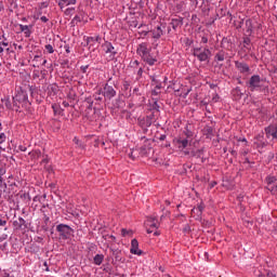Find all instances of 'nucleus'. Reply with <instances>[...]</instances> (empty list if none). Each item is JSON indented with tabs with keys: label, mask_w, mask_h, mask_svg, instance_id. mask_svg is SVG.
Masks as SVG:
<instances>
[{
	"label": "nucleus",
	"mask_w": 277,
	"mask_h": 277,
	"mask_svg": "<svg viewBox=\"0 0 277 277\" xmlns=\"http://www.w3.org/2000/svg\"><path fill=\"white\" fill-rule=\"evenodd\" d=\"M263 80L261 79V76L259 75H253L251 76V79H249L246 82V85L248 88V90H250V92H261L262 88H263Z\"/></svg>",
	"instance_id": "1"
},
{
	"label": "nucleus",
	"mask_w": 277,
	"mask_h": 277,
	"mask_svg": "<svg viewBox=\"0 0 277 277\" xmlns=\"http://www.w3.org/2000/svg\"><path fill=\"white\" fill-rule=\"evenodd\" d=\"M192 53L194 57H197L200 62H209L211 57V50L209 48H198L195 47L192 49Z\"/></svg>",
	"instance_id": "2"
},
{
	"label": "nucleus",
	"mask_w": 277,
	"mask_h": 277,
	"mask_svg": "<svg viewBox=\"0 0 277 277\" xmlns=\"http://www.w3.org/2000/svg\"><path fill=\"white\" fill-rule=\"evenodd\" d=\"M102 49L104 53L108 55L107 56L108 62H114V60H116V55H118V50L114 47V44H111V42L106 41L105 43L102 44Z\"/></svg>",
	"instance_id": "3"
},
{
	"label": "nucleus",
	"mask_w": 277,
	"mask_h": 277,
	"mask_svg": "<svg viewBox=\"0 0 277 277\" xmlns=\"http://www.w3.org/2000/svg\"><path fill=\"white\" fill-rule=\"evenodd\" d=\"M113 85H116V80H114V78L110 77L108 78L107 83L104 87V96L109 101H111V98L116 96V90Z\"/></svg>",
	"instance_id": "4"
},
{
	"label": "nucleus",
	"mask_w": 277,
	"mask_h": 277,
	"mask_svg": "<svg viewBox=\"0 0 277 277\" xmlns=\"http://www.w3.org/2000/svg\"><path fill=\"white\" fill-rule=\"evenodd\" d=\"M56 232L58 233L61 239H70V235L75 233V230L66 224H58L56 226Z\"/></svg>",
	"instance_id": "5"
},
{
	"label": "nucleus",
	"mask_w": 277,
	"mask_h": 277,
	"mask_svg": "<svg viewBox=\"0 0 277 277\" xmlns=\"http://www.w3.org/2000/svg\"><path fill=\"white\" fill-rule=\"evenodd\" d=\"M264 133L267 140L272 142H277V123H272L264 129Z\"/></svg>",
	"instance_id": "6"
},
{
	"label": "nucleus",
	"mask_w": 277,
	"mask_h": 277,
	"mask_svg": "<svg viewBox=\"0 0 277 277\" xmlns=\"http://www.w3.org/2000/svg\"><path fill=\"white\" fill-rule=\"evenodd\" d=\"M277 177L274 175H269L266 177V189H268V192H271V194H273V196H275V194H277Z\"/></svg>",
	"instance_id": "7"
},
{
	"label": "nucleus",
	"mask_w": 277,
	"mask_h": 277,
	"mask_svg": "<svg viewBox=\"0 0 277 277\" xmlns=\"http://www.w3.org/2000/svg\"><path fill=\"white\" fill-rule=\"evenodd\" d=\"M173 143L175 144L176 148H179L180 150H185V148L189 146V140L181 134L173 140Z\"/></svg>",
	"instance_id": "8"
},
{
	"label": "nucleus",
	"mask_w": 277,
	"mask_h": 277,
	"mask_svg": "<svg viewBox=\"0 0 277 277\" xmlns=\"http://www.w3.org/2000/svg\"><path fill=\"white\" fill-rule=\"evenodd\" d=\"M253 144L256 148H265L267 146V138H265V133H260L253 138Z\"/></svg>",
	"instance_id": "9"
},
{
	"label": "nucleus",
	"mask_w": 277,
	"mask_h": 277,
	"mask_svg": "<svg viewBox=\"0 0 277 277\" xmlns=\"http://www.w3.org/2000/svg\"><path fill=\"white\" fill-rule=\"evenodd\" d=\"M185 155H189V157H194L195 159H198L200 163H205V149H196L192 151H184Z\"/></svg>",
	"instance_id": "10"
},
{
	"label": "nucleus",
	"mask_w": 277,
	"mask_h": 277,
	"mask_svg": "<svg viewBox=\"0 0 277 277\" xmlns=\"http://www.w3.org/2000/svg\"><path fill=\"white\" fill-rule=\"evenodd\" d=\"M130 252L131 254H136L137 256H142V254H144V251L140 250V242L135 238L131 241Z\"/></svg>",
	"instance_id": "11"
},
{
	"label": "nucleus",
	"mask_w": 277,
	"mask_h": 277,
	"mask_svg": "<svg viewBox=\"0 0 277 277\" xmlns=\"http://www.w3.org/2000/svg\"><path fill=\"white\" fill-rule=\"evenodd\" d=\"M136 53L140 55V57H144L150 53V48H148V43L143 42L138 44Z\"/></svg>",
	"instance_id": "12"
},
{
	"label": "nucleus",
	"mask_w": 277,
	"mask_h": 277,
	"mask_svg": "<svg viewBox=\"0 0 277 277\" xmlns=\"http://www.w3.org/2000/svg\"><path fill=\"white\" fill-rule=\"evenodd\" d=\"M13 226L16 230H25L27 228V222L19 216L13 222Z\"/></svg>",
	"instance_id": "13"
},
{
	"label": "nucleus",
	"mask_w": 277,
	"mask_h": 277,
	"mask_svg": "<svg viewBox=\"0 0 277 277\" xmlns=\"http://www.w3.org/2000/svg\"><path fill=\"white\" fill-rule=\"evenodd\" d=\"M235 67L241 74L250 72V66H248V64H246L243 62L236 61L235 62Z\"/></svg>",
	"instance_id": "14"
},
{
	"label": "nucleus",
	"mask_w": 277,
	"mask_h": 277,
	"mask_svg": "<svg viewBox=\"0 0 277 277\" xmlns=\"http://www.w3.org/2000/svg\"><path fill=\"white\" fill-rule=\"evenodd\" d=\"M141 58L143 60V62H145V64H148V66H155V64H157V57L153 56L150 52Z\"/></svg>",
	"instance_id": "15"
},
{
	"label": "nucleus",
	"mask_w": 277,
	"mask_h": 277,
	"mask_svg": "<svg viewBox=\"0 0 277 277\" xmlns=\"http://www.w3.org/2000/svg\"><path fill=\"white\" fill-rule=\"evenodd\" d=\"M150 34L155 40H159V38L163 36V29H161V26H157L153 30H150Z\"/></svg>",
	"instance_id": "16"
},
{
	"label": "nucleus",
	"mask_w": 277,
	"mask_h": 277,
	"mask_svg": "<svg viewBox=\"0 0 277 277\" xmlns=\"http://www.w3.org/2000/svg\"><path fill=\"white\" fill-rule=\"evenodd\" d=\"M170 25L174 30L179 29V27H183V17H176L171 19Z\"/></svg>",
	"instance_id": "17"
},
{
	"label": "nucleus",
	"mask_w": 277,
	"mask_h": 277,
	"mask_svg": "<svg viewBox=\"0 0 277 277\" xmlns=\"http://www.w3.org/2000/svg\"><path fill=\"white\" fill-rule=\"evenodd\" d=\"M146 226H149V228H159V222H157L156 217H148L146 221Z\"/></svg>",
	"instance_id": "18"
},
{
	"label": "nucleus",
	"mask_w": 277,
	"mask_h": 277,
	"mask_svg": "<svg viewBox=\"0 0 277 277\" xmlns=\"http://www.w3.org/2000/svg\"><path fill=\"white\" fill-rule=\"evenodd\" d=\"M31 27L32 26L19 24V29L23 31L25 38H29L31 36Z\"/></svg>",
	"instance_id": "19"
},
{
	"label": "nucleus",
	"mask_w": 277,
	"mask_h": 277,
	"mask_svg": "<svg viewBox=\"0 0 277 277\" xmlns=\"http://www.w3.org/2000/svg\"><path fill=\"white\" fill-rule=\"evenodd\" d=\"M77 3V0H58V6L61 10H64V8H67V5H75Z\"/></svg>",
	"instance_id": "20"
},
{
	"label": "nucleus",
	"mask_w": 277,
	"mask_h": 277,
	"mask_svg": "<svg viewBox=\"0 0 277 277\" xmlns=\"http://www.w3.org/2000/svg\"><path fill=\"white\" fill-rule=\"evenodd\" d=\"M180 135H183L188 141L194 138V132L189 130V126H186L185 130Z\"/></svg>",
	"instance_id": "21"
},
{
	"label": "nucleus",
	"mask_w": 277,
	"mask_h": 277,
	"mask_svg": "<svg viewBox=\"0 0 277 277\" xmlns=\"http://www.w3.org/2000/svg\"><path fill=\"white\" fill-rule=\"evenodd\" d=\"M232 94H233L235 101H239V100H241V96H243V92H241V89L239 87L234 89L232 91Z\"/></svg>",
	"instance_id": "22"
},
{
	"label": "nucleus",
	"mask_w": 277,
	"mask_h": 277,
	"mask_svg": "<svg viewBox=\"0 0 277 277\" xmlns=\"http://www.w3.org/2000/svg\"><path fill=\"white\" fill-rule=\"evenodd\" d=\"M252 29H253L252 19H247L246 21V34H247V36H252Z\"/></svg>",
	"instance_id": "23"
},
{
	"label": "nucleus",
	"mask_w": 277,
	"mask_h": 277,
	"mask_svg": "<svg viewBox=\"0 0 277 277\" xmlns=\"http://www.w3.org/2000/svg\"><path fill=\"white\" fill-rule=\"evenodd\" d=\"M103 261H105V255L103 254H96L94 258H93V263L95 265H102L103 264Z\"/></svg>",
	"instance_id": "24"
},
{
	"label": "nucleus",
	"mask_w": 277,
	"mask_h": 277,
	"mask_svg": "<svg viewBox=\"0 0 277 277\" xmlns=\"http://www.w3.org/2000/svg\"><path fill=\"white\" fill-rule=\"evenodd\" d=\"M74 143L78 148H80V150H85V144H83L79 138L74 137Z\"/></svg>",
	"instance_id": "25"
},
{
	"label": "nucleus",
	"mask_w": 277,
	"mask_h": 277,
	"mask_svg": "<svg viewBox=\"0 0 277 277\" xmlns=\"http://www.w3.org/2000/svg\"><path fill=\"white\" fill-rule=\"evenodd\" d=\"M16 98H17V101H22V103H25V102H27L28 96L25 92L22 91L21 93H18L16 95Z\"/></svg>",
	"instance_id": "26"
},
{
	"label": "nucleus",
	"mask_w": 277,
	"mask_h": 277,
	"mask_svg": "<svg viewBox=\"0 0 277 277\" xmlns=\"http://www.w3.org/2000/svg\"><path fill=\"white\" fill-rule=\"evenodd\" d=\"M197 219H200L202 216V212L205 211V203H200L198 207H197Z\"/></svg>",
	"instance_id": "27"
},
{
	"label": "nucleus",
	"mask_w": 277,
	"mask_h": 277,
	"mask_svg": "<svg viewBox=\"0 0 277 277\" xmlns=\"http://www.w3.org/2000/svg\"><path fill=\"white\" fill-rule=\"evenodd\" d=\"M90 42H98V44H101V36L88 37L87 44H90Z\"/></svg>",
	"instance_id": "28"
},
{
	"label": "nucleus",
	"mask_w": 277,
	"mask_h": 277,
	"mask_svg": "<svg viewBox=\"0 0 277 277\" xmlns=\"http://www.w3.org/2000/svg\"><path fill=\"white\" fill-rule=\"evenodd\" d=\"M1 230H8V220L0 219V233Z\"/></svg>",
	"instance_id": "29"
},
{
	"label": "nucleus",
	"mask_w": 277,
	"mask_h": 277,
	"mask_svg": "<svg viewBox=\"0 0 277 277\" xmlns=\"http://www.w3.org/2000/svg\"><path fill=\"white\" fill-rule=\"evenodd\" d=\"M148 153H150V146L144 145V146H142V147L140 148V154H141V155H148Z\"/></svg>",
	"instance_id": "30"
},
{
	"label": "nucleus",
	"mask_w": 277,
	"mask_h": 277,
	"mask_svg": "<svg viewBox=\"0 0 277 277\" xmlns=\"http://www.w3.org/2000/svg\"><path fill=\"white\" fill-rule=\"evenodd\" d=\"M214 60H216V62H224V60H225L224 52L216 53L215 56H214Z\"/></svg>",
	"instance_id": "31"
},
{
	"label": "nucleus",
	"mask_w": 277,
	"mask_h": 277,
	"mask_svg": "<svg viewBox=\"0 0 277 277\" xmlns=\"http://www.w3.org/2000/svg\"><path fill=\"white\" fill-rule=\"evenodd\" d=\"M161 84H158V85H156L155 87V89L151 91V94L154 95V96H158L159 94H161Z\"/></svg>",
	"instance_id": "32"
},
{
	"label": "nucleus",
	"mask_w": 277,
	"mask_h": 277,
	"mask_svg": "<svg viewBox=\"0 0 277 277\" xmlns=\"http://www.w3.org/2000/svg\"><path fill=\"white\" fill-rule=\"evenodd\" d=\"M121 235H122V237L131 236V235H133V230L127 229V228H122L121 229Z\"/></svg>",
	"instance_id": "33"
},
{
	"label": "nucleus",
	"mask_w": 277,
	"mask_h": 277,
	"mask_svg": "<svg viewBox=\"0 0 277 277\" xmlns=\"http://www.w3.org/2000/svg\"><path fill=\"white\" fill-rule=\"evenodd\" d=\"M201 40H200V44H207V42H209V37L206 36L205 34H200L199 35Z\"/></svg>",
	"instance_id": "34"
},
{
	"label": "nucleus",
	"mask_w": 277,
	"mask_h": 277,
	"mask_svg": "<svg viewBox=\"0 0 277 277\" xmlns=\"http://www.w3.org/2000/svg\"><path fill=\"white\" fill-rule=\"evenodd\" d=\"M52 109H53L55 115L62 114V108L57 104L52 105Z\"/></svg>",
	"instance_id": "35"
},
{
	"label": "nucleus",
	"mask_w": 277,
	"mask_h": 277,
	"mask_svg": "<svg viewBox=\"0 0 277 277\" xmlns=\"http://www.w3.org/2000/svg\"><path fill=\"white\" fill-rule=\"evenodd\" d=\"M205 133H206L207 137H211V135H213V128H211V127L206 128Z\"/></svg>",
	"instance_id": "36"
},
{
	"label": "nucleus",
	"mask_w": 277,
	"mask_h": 277,
	"mask_svg": "<svg viewBox=\"0 0 277 277\" xmlns=\"http://www.w3.org/2000/svg\"><path fill=\"white\" fill-rule=\"evenodd\" d=\"M159 103H157V101H153V103H151V109L154 110V111H159Z\"/></svg>",
	"instance_id": "37"
},
{
	"label": "nucleus",
	"mask_w": 277,
	"mask_h": 277,
	"mask_svg": "<svg viewBox=\"0 0 277 277\" xmlns=\"http://www.w3.org/2000/svg\"><path fill=\"white\" fill-rule=\"evenodd\" d=\"M128 157H130V159H135V158L137 157V149L131 150V151L128 154Z\"/></svg>",
	"instance_id": "38"
},
{
	"label": "nucleus",
	"mask_w": 277,
	"mask_h": 277,
	"mask_svg": "<svg viewBox=\"0 0 277 277\" xmlns=\"http://www.w3.org/2000/svg\"><path fill=\"white\" fill-rule=\"evenodd\" d=\"M45 51L50 54L55 53V49L51 44L45 45Z\"/></svg>",
	"instance_id": "39"
},
{
	"label": "nucleus",
	"mask_w": 277,
	"mask_h": 277,
	"mask_svg": "<svg viewBox=\"0 0 277 277\" xmlns=\"http://www.w3.org/2000/svg\"><path fill=\"white\" fill-rule=\"evenodd\" d=\"M256 276L258 277H276V275H274L273 273H268V274L265 275L261 272Z\"/></svg>",
	"instance_id": "40"
},
{
	"label": "nucleus",
	"mask_w": 277,
	"mask_h": 277,
	"mask_svg": "<svg viewBox=\"0 0 277 277\" xmlns=\"http://www.w3.org/2000/svg\"><path fill=\"white\" fill-rule=\"evenodd\" d=\"M114 256L116 261H122V258H120V251H114Z\"/></svg>",
	"instance_id": "41"
},
{
	"label": "nucleus",
	"mask_w": 277,
	"mask_h": 277,
	"mask_svg": "<svg viewBox=\"0 0 277 277\" xmlns=\"http://www.w3.org/2000/svg\"><path fill=\"white\" fill-rule=\"evenodd\" d=\"M72 12H75V8H68L65 10L66 16H70V14H72Z\"/></svg>",
	"instance_id": "42"
},
{
	"label": "nucleus",
	"mask_w": 277,
	"mask_h": 277,
	"mask_svg": "<svg viewBox=\"0 0 277 277\" xmlns=\"http://www.w3.org/2000/svg\"><path fill=\"white\" fill-rule=\"evenodd\" d=\"M183 233H186V234L192 233V227L189 225H185L183 228Z\"/></svg>",
	"instance_id": "43"
},
{
	"label": "nucleus",
	"mask_w": 277,
	"mask_h": 277,
	"mask_svg": "<svg viewBox=\"0 0 277 277\" xmlns=\"http://www.w3.org/2000/svg\"><path fill=\"white\" fill-rule=\"evenodd\" d=\"M32 155H35L37 159H40V157H42V153L40 150L32 151Z\"/></svg>",
	"instance_id": "44"
},
{
	"label": "nucleus",
	"mask_w": 277,
	"mask_h": 277,
	"mask_svg": "<svg viewBox=\"0 0 277 277\" xmlns=\"http://www.w3.org/2000/svg\"><path fill=\"white\" fill-rule=\"evenodd\" d=\"M150 124H153V120L150 119V117H146L145 127H150Z\"/></svg>",
	"instance_id": "45"
},
{
	"label": "nucleus",
	"mask_w": 277,
	"mask_h": 277,
	"mask_svg": "<svg viewBox=\"0 0 277 277\" xmlns=\"http://www.w3.org/2000/svg\"><path fill=\"white\" fill-rule=\"evenodd\" d=\"M198 208H194L193 210H192V215H193V217H196L197 220H198Z\"/></svg>",
	"instance_id": "46"
},
{
	"label": "nucleus",
	"mask_w": 277,
	"mask_h": 277,
	"mask_svg": "<svg viewBox=\"0 0 277 277\" xmlns=\"http://www.w3.org/2000/svg\"><path fill=\"white\" fill-rule=\"evenodd\" d=\"M94 97H95V101H103V97L101 96V93H96L94 95Z\"/></svg>",
	"instance_id": "47"
},
{
	"label": "nucleus",
	"mask_w": 277,
	"mask_h": 277,
	"mask_svg": "<svg viewBox=\"0 0 277 277\" xmlns=\"http://www.w3.org/2000/svg\"><path fill=\"white\" fill-rule=\"evenodd\" d=\"M130 27H137V21H131L130 22Z\"/></svg>",
	"instance_id": "48"
},
{
	"label": "nucleus",
	"mask_w": 277,
	"mask_h": 277,
	"mask_svg": "<svg viewBox=\"0 0 277 277\" xmlns=\"http://www.w3.org/2000/svg\"><path fill=\"white\" fill-rule=\"evenodd\" d=\"M40 21H41L42 23H49V17H47V16H41V17H40Z\"/></svg>",
	"instance_id": "49"
},
{
	"label": "nucleus",
	"mask_w": 277,
	"mask_h": 277,
	"mask_svg": "<svg viewBox=\"0 0 277 277\" xmlns=\"http://www.w3.org/2000/svg\"><path fill=\"white\" fill-rule=\"evenodd\" d=\"M18 149L22 151V153H26L27 151V147L23 146V145H19Z\"/></svg>",
	"instance_id": "50"
},
{
	"label": "nucleus",
	"mask_w": 277,
	"mask_h": 277,
	"mask_svg": "<svg viewBox=\"0 0 277 277\" xmlns=\"http://www.w3.org/2000/svg\"><path fill=\"white\" fill-rule=\"evenodd\" d=\"M243 27V19L239 22V24L236 26V29H241Z\"/></svg>",
	"instance_id": "51"
},
{
	"label": "nucleus",
	"mask_w": 277,
	"mask_h": 277,
	"mask_svg": "<svg viewBox=\"0 0 277 277\" xmlns=\"http://www.w3.org/2000/svg\"><path fill=\"white\" fill-rule=\"evenodd\" d=\"M143 74H144V68L140 67L137 71L138 77H142Z\"/></svg>",
	"instance_id": "52"
},
{
	"label": "nucleus",
	"mask_w": 277,
	"mask_h": 277,
	"mask_svg": "<svg viewBox=\"0 0 277 277\" xmlns=\"http://www.w3.org/2000/svg\"><path fill=\"white\" fill-rule=\"evenodd\" d=\"M4 239H8V235L6 234H2L0 236V241H4Z\"/></svg>",
	"instance_id": "53"
},
{
	"label": "nucleus",
	"mask_w": 277,
	"mask_h": 277,
	"mask_svg": "<svg viewBox=\"0 0 277 277\" xmlns=\"http://www.w3.org/2000/svg\"><path fill=\"white\" fill-rule=\"evenodd\" d=\"M131 65H132L133 67L140 66V62H138V61H133V62L131 63Z\"/></svg>",
	"instance_id": "54"
},
{
	"label": "nucleus",
	"mask_w": 277,
	"mask_h": 277,
	"mask_svg": "<svg viewBox=\"0 0 277 277\" xmlns=\"http://www.w3.org/2000/svg\"><path fill=\"white\" fill-rule=\"evenodd\" d=\"M80 68H81V70H82V72H88V65L81 66Z\"/></svg>",
	"instance_id": "55"
},
{
	"label": "nucleus",
	"mask_w": 277,
	"mask_h": 277,
	"mask_svg": "<svg viewBox=\"0 0 277 277\" xmlns=\"http://www.w3.org/2000/svg\"><path fill=\"white\" fill-rule=\"evenodd\" d=\"M0 140H1L2 142H5V133H1V134H0Z\"/></svg>",
	"instance_id": "56"
},
{
	"label": "nucleus",
	"mask_w": 277,
	"mask_h": 277,
	"mask_svg": "<svg viewBox=\"0 0 277 277\" xmlns=\"http://www.w3.org/2000/svg\"><path fill=\"white\" fill-rule=\"evenodd\" d=\"M229 153H230V155H233V157H237V150L232 149V150H229Z\"/></svg>",
	"instance_id": "57"
},
{
	"label": "nucleus",
	"mask_w": 277,
	"mask_h": 277,
	"mask_svg": "<svg viewBox=\"0 0 277 277\" xmlns=\"http://www.w3.org/2000/svg\"><path fill=\"white\" fill-rule=\"evenodd\" d=\"M243 44H250V38H245V40H243Z\"/></svg>",
	"instance_id": "58"
},
{
	"label": "nucleus",
	"mask_w": 277,
	"mask_h": 277,
	"mask_svg": "<svg viewBox=\"0 0 277 277\" xmlns=\"http://www.w3.org/2000/svg\"><path fill=\"white\" fill-rule=\"evenodd\" d=\"M72 21H78L79 23H81V17L79 15H76Z\"/></svg>",
	"instance_id": "59"
},
{
	"label": "nucleus",
	"mask_w": 277,
	"mask_h": 277,
	"mask_svg": "<svg viewBox=\"0 0 277 277\" xmlns=\"http://www.w3.org/2000/svg\"><path fill=\"white\" fill-rule=\"evenodd\" d=\"M166 137H167L166 134L160 135V137H159L160 142L166 141Z\"/></svg>",
	"instance_id": "60"
},
{
	"label": "nucleus",
	"mask_w": 277,
	"mask_h": 277,
	"mask_svg": "<svg viewBox=\"0 0 277 277\" xmlns=\"http://www.w3.org/2000/svg\"><path fill=\"white\" fill-rule=\"evenodd\" d=\"M65 51H66V53H70V47L69 45H65Z\"/></svg>",
	"instance_id": "61"
},
{
	"label": "nucleus",
	"mask_w": 277,
	"mask_h": 277,
	"mask_svg": "<svg viewBox=\"0 0 277 277\" xmlns=\"http://www.w3.org/2000/svg\"><path fill=\"white\" fill-rule=\"evenodd\" d=\"M42 163H49V158L48 157L43 158Z\"/></svg>",
	"instance_id": "62"
},
{
	"label": "nucleus",
	"mask_w": 277,
	"mask_h": 277,
	"mask_svg": "<svg viewBox=\"0 0 277 277\" xmlns=\"http://www.w3.org/2000/svg\"><path fill=\"white\" fill-rule=\"evenodd\" d=\"M70 104H68V102H63V107H69Z\"/></svg>",
	"instance_id": "63"
},
{
	"label": "nucleus",
	"mask_w": 277,
	"mask_h": 277,
	"mask_svg": "<svg viewBox=\"0 0 277 277\" xmlns=\"http://www.w3.org/2000/svg\"><path fill=\"white\" fill-rule=\"evenodd\" d=\"M38 60H40V55H35L34 62H38Z\"/></svg>",
	"instance_id": "64"
}]
</instances>
